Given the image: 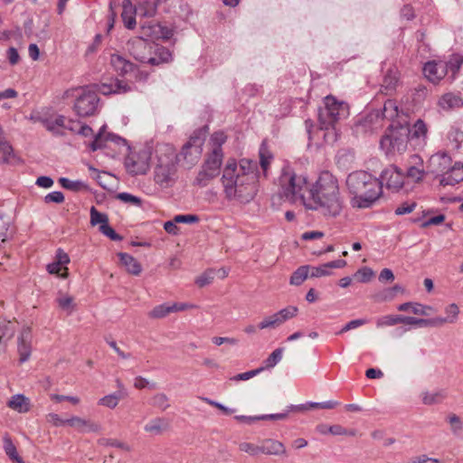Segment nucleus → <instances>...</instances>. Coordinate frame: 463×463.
<instances>
[{
	"instance_id": "nucleus-48",
	"label": "nucleus",
	"mask_w": 463,
	"mask_h": 463,
	"mask_svg": "<svg viewBox=\"0 0 463 463\" xmlns=\"http://www.w3.org/2000/svg\"><path fill=\"white\" fill-rule=\"evenodd\" d=\"M3 441H4L5 452L6 453V455L9 457V458L11 460L14 461V460L17 459L18 458H20V456L17 453L14 444L13 443L11 438L7 434L4 436Z\"/></svg>"
},
{
	"instance_id": "nucleus-44",
	"label": "nucleus",
	"mask_w": 463,
	"mask_h": 463,
	"mask_svg": "<svg viewBox=\"0 0 463 463\" xmlns=\"http://www.w3.org/2000/svg\"><path fill=\"white\" fill-rule=\"evenodd\" d=\"M320 131L323 133V138L326 144H334L338 138L336 125L320 126Z\"/></svg>"
},
{
	"instance_id": "nucleus-30",
	"label": "nucleus",
	"mask_w": 463,
	"mask_h": 463,
	"mask_svg": "<svg viewBox=\"0 0 463 463\" xmlns=\"http://www.w3.org/2000/svg\"><path fill=\"white\" fill-rule=\"evenodd\" d=\"M398 81V71L396 70H389L383 78L381 91L385 95H391L396 90Z\"/></svg>"
},
{
	"instance_id": "nucleus-14",
	"label": "nucleus",
	"mask_w": 463,
	"mask_h": 463,
	"mask_svg": "<svg viewBox=\"0 0 463 463\" xmlns=\"http://www.w3.org/2000/svg\"><path fill=\"white\" fill-rule=\"evenodd\" d=\"M425 77L433 83H438L448 73V64L443 61H431L425 63L423 67Z\"/></svg>"
},
{
	"instance_id": "nucleus-27",
	"label": "nucleus",
	"mask_w": 463,
	"mask_h": 463,
	"mask_svg": "<svg viewBox=\"0 0 463 463\" xmlns=\"http://www.w3.org/2000/svg\"><path fill=\"white\" fill-rule=\"evenodd\" d=\"M345 262H326L320 266L314 267L309 265L310 278H319L331 274V269H341L345 267Z\"/></svg>"
},
{
	"instance_id": "nucleus-17",
	"label": "nucleus",
	"mask_w": 463,
	"mask_h": 463,
	"mask_svg": "<svg viewBox=\"0 0 463 463\" xmlns=\"http://www.w3.org/2000/svg\"><path fill=\"white\" fill-rule=\"evenodd\" d=\"M32 332L29 327L23 328L18 336L17 351L19 354V362H26L31 355Z\"/></svg>"
},
{
	"instance_id": "nucleus-23",
	"label": "nucleus",
	"mask_w": 463,
	"mask_h": 463,
	"mask_svg": "<svg viewBox=\"0 0 463 463\" xmlns=\"http://www.w3.org/2000/svg\"><path fill=\"white\" fill-rule=\"evenodd\" d=\"M170 428L169 420L164 417H156L150 420L145 426L146 432L151 435H161Z\"/></svg>"
},
{
	"instance_id": "nucleus-4",
	"label": "nucleus",
	"mask_w": 463,
	"mask_h": 463,
	"mask_svg": "<svg viewBox=\"0 0 463 463\" xmlns=\"http://www.w3.org/2000/svg\"><path fill=\"white\" fill-rule=\"evenodd\" d=\"M307 184L306 176L297 175L290 165H284L279 177V195L290 203L300 201L305 206L307 196L303 192L307 190Z\"/></svg>"
},
{
	"instance_id": "nucleus-13",
	"label": "nucleus",
	"mask_w": 463,
	"mask_h": 463,
	"mask_svg": "<svg viewBox=\"0 0 463 463\" xmlns=\"http://www.w3.org/2000/svg\"><path fill=\"white\" fill-rule=\"evenodd\" d=\"M451 158L446 154H436L430 156L428 164V172L443 177L450 169Z\"/></svg>"
},
{
	"instance_id": "nucleus-59",
	"label": "nucleus",
	"mask_w": 463,
	"mask_h": 463,
	"mask_svg": "<svg viewBox=\"0 0 463 463\" xmlns=\"http://www.w3.org/2000/svg\"><path fill=\"white\" fill-rule=\"evenodd\" d=\"M116 198L123 203H131L137 206H140L142 203L141 198L128 193H119L117 194Z\"/></svg>"
},
{
	"instance_id": "nucleus-40",
	"label": "nucleus",
	"mask_w": 463,
	"mask_h": 463,
	"mask_svg": "<svg viewBox=\"0 0 463 463\" xmlns=\"http://www.w3.org/2000/svg\"><path fill=\"white\" fill-rule=\"evenodd\" d=\"M309 265L299 267L291 276L290 284L295 286L301 285L308 277H310Z\"/></svg>"
},
{
	"instance_id": "nucleus-46",
	"label": "nucleus",
	"mask_w": 463,
	"mask_h": 463,
	"mask_svg": "<svg viewBox=\"0 0 463 463\" xmlns=\"http://www.w3.org/2000/svg\"><path fill=\"white\" fill-rule=\"evenodd\" d=\"M66 262H50L46 269L50 274L56 275L59 278H66L68 268L64 266Z\"/></svg>"
},
{
	"instance_id": "nucleus-20",
	"label": "nucleus",
	"mask_w": 463,
	"mask_h": 463,
	"mask_svg": "<svg viewBox=\"0 0 463 463\" xmlns=\"http://www.w3.org/2000/svg\"><path fill=\"white\" fill-rule=\"evenodd\" d=\"M261 454L268 456H287L285 445L273 439H263L260 443Z\"/></svg>"
},
{
	"instance_id": "nucleus-35",
	"label": "nucleus",
	"mask_w": 463,
	"mask_h": 463,
	"mask_svg": "<svg viewBox=\"0 0 463 463\" xmlns=\"http://www.w3.org/2000/svg\"><path fill=\"white\" fill-rule=\"evenodd\" d=\"M8 406L20 413H24L29 411L30 402L29 400L24 395L16 394L13 396L8 402Z\"/></svg>"
},
{
	"instance_id": "nucleus-49",
	"label": "nucleus",
	"mask_w": 463,
	"mask_h": 463,
	"mask_svg": "<svg viewBox=\"0 0 463 463\" xmlns=\"http://www.w3.org/2000/svg\"><path fill=\"white\" fill-rule=\"evenodd\" d=\"M446 317L445 319L449 324H455L458 319L459 307L457 304L451 303L448 305L445 309Z\"/></svg>"
},
{
	"instance_id": "nucleus-16",
	"label": "nucleus",
	"mask_w": 463,
	"mask_h": 463,
	"mask_svg": "<svg viewBox=\"0 0 463 463\" xmlns=\"http://www.w3.org/2000/svg\"><path fill=\"white\" fill-rule=\"evenodd\" d=\"M230 269L227 267L210 268L195 279V284L203 288L213 282L215 279H223L228 276Z\"/></svg>"
},
{
	"instance_id": "nucleus-61",
	"label": "nucleus",
	"mask_w": 463,
	"mask_h": 463,
	"mask_svg": "<svg viewBox=\"0 0 463 463\" xmlns=\"http://www.w3.org/2000/svg\"><path fill=\"white\" fill-rule=\"evenodd\" d=\"M99 232L102 234H104L105 236L109 237L112 241H121L122 240V237L119 234H118L114 231V229L109 225V223L108 224L99 225Z\"/></svg>"
},
{
	"instance_id": "nucleus-42",
	"label": "nucleus",
	"mask_w": 463,
	"mask_h": 463,
	"mask_svg": "<svg viewBox=\"0 0 463 463\" xmlns=\"http://www.w3.org/2000/svg\"><path fill=\"white\" fill-rule=\"evenodd\" d=\"M339 405L338 402L327 401L323 402H308L307 405L291 406L292 410H306L310 408L331 410Z\"/></svg>"
},
{
	"instance_id": "nucleus-37",
	"label": "nucleus",
	"mask_w": 463,
	"mask_h": 463,
	"mask_svg": "<svg viewBox=\"0 0 463 463\" xmlns=\"http://www.w3.org/2000/svg\"><path fill=\"white\" fill-rule=\"evenodd\" d=\"M149 404L161 411H166L171 406L169 397L164 392L154 394L149 401Z\"/></svg>"
},
{
	"instance_id": "nucleus-2",
	"label": "nucleus",
	"mask_w": 463,
	"mask_h": 463,
	"mask_svg": "<svg viewBox=\"0 0 463 463\" xmlns=\"http://www.w3.org/2000/svg\"><path fill=\"white\" fill-rule=\"evenodd\" d=\"M306 209L317 211L326 217L340 215L344 207L337 178L329 171L319 174L317 181L307 190Z\"/></svg>"
},
{
	"instance_id": "nucleus-53",
	"label": "nucleus",
	"mask_w": 463,
	"mask_h": 463,
	"mask_svg": "<svg viewBox=\"0 0 463 463\" xmlns=\"http://www.w3.org/2000/svg\"><path fill=\"white\" fill-rule=\"evenodd\" d=\"M427 134V127L425 123L419 119L411 128L410 138L425 137Z\"/></svg>"
},
{
	"instance_id": "nucleus-58",
	"label": "nucleus",
	"mask_w": 463,
	"mask_h": 463,
	"mask_svg": "<svg viewBox=\"0 0 463 463\" xmlns=\"http://www.w3.org/2000/svg\"><path fill=\"white\" fill-rule=\"evenodd\" d=\"M99 444L101 445V446H111V447H116V448H119L121 449H124L126 451H129L131 449L130 447L124 443V442H121L118 439H105V438H102V439H99L98 440Z\"/></svg>"
},
{
	"instance_id": "nucleus-1",
	"label": "nucleus",
	"mask_w": 463,
	"mask_h": 463,
	"mask_svg": "<svg viewBox=\"0 0 463 463\" xmlns=\"http://www.w3.org/2000/svg\"><path fill=\"white\" fill-rule=\"evenodd\" d=\"M258 163L242 158L239 164L234 159L228 160L222 177L223 192L229 201L248 203L257 194Z\"/></svg>"
},
{
	"instance_id": "nucleus-19",
	"label": "nucleus",
	"mask_w": 463,
	"mask_h": 463,
	"mask_svg": "<svg viewBox=\"0 0 463 463\" xmlns=\"http://www.w3.org/2000/svg\"><path fill=\"white\" fill-rule=\"evenodd\" d=\"M448 397L447 389L440 388L431 391H423L420 394L422 404L432 406L442 403Z\"/></svg>"
},
{
	"instance_id": "nucleus-6",
	"label": "nucleus",
	"mask_w": 463,
	"mask_h": 463,
	"mask_svg": "<svg viewBox=\"0 0 463 463\" xmlns=\"http://www.w3.org/2000/svg\"><path fill=\"white\" fill-rule=\"evenodd\" d=\"M324 108L318 110V121L320 126H332L347 118L349 106L344 101H338L332 96H327L324 100Z\"/></svg>"
},
{
	"instance_id": "nucleus-55",
	"label": "nucleus",
	"mask_w": 463,
	"mask_h": 463,
	"mask_svg": "<svg viewBox=\"0 0 463 463\" xmlns=\"http://www.w3.org/2000/svg\"><path fill=\"white\" fill-rule=\"evenodd\" d=\"M109 218L108 215L102 213H99L94 206L90 208V223L95 226L97 224H108Z\"/></svg>"
},
{
	"instance_id": "nucleus-3",
	"label": "nucleus",
	"mask_w": 463,
	"mask_h": 463,
	"mask_svg": "<svg viewBox=\"0 0 463 463\" xmlns=\"http://www.w3.org/2000/svg\"><path fill=\"white\" fill-rule=\"evenodd\" d=\"M346 188L354 208L372 207L382 196V183L365 171H354L346 177Z\"/></svg>"
},
{
	"instance_id": "nucleus-31",
	"label": "nucleus",
	"mask_w": 463,
	"mask_h": 463,
	"mask_svg": "<svg viewBox=\"0 0 463 463\" xmlns=\"http://www.w3.org/2000/svg\"><path fill=\"white\" fill-rule=\"evenodd\" d=\"M18 162L12 146L5 140H0V164L15 165Z\"/></svg>"
},
{
	"instance_id": "nucleus-18",
	"label": "nucleus",
	"mask_w": 463,
	"mask_h": 463,
	"mask_svg": "<svg viewBox=\"0 0 463 463\" xmlns=\"http://www.w3.org/2000/svg\"><path fill=\"white\" fill-rule=\"evenodd\" d=\"M110 64L114 68V70L118 72L120 75H126L130 72H134L135 71L140 74V79L146 80L147 78V74L141 73L136 67L135 64L126 60L124 57L118 54H112L110 57Z\"/></svg>"
},
{
	"instance_id": "nucleus-12",
	"label": "nucleus",
	"mask_w": 463,
	"mask_h": 463,
	"mask_svg": "<svg viewBox=\"0 0 463 463\" xmlns=\"http://www.w3.org/2000/svg\"><path fill=\"white\" fill-rule=\"evenodd\" d=\"M404 179V175L396 166L390 165L382 172L379 181L382 187L385 184L388 189L398 191L402 187Z\"/></svg>"
},
{
	"instance_id": "nucleus-32",
	"label": "nucleus",
	"mask_w": 463,
	"mask_h": 463,
	"mask_svg": "<svg viewBox=\"0 0 463 463\" xmlns=\"http://www.w3.org/2000/svg\"><path fill=\"white\" fill-rule=\"evenodd\" d=\"M439 106L444 110L461 108L463 99L459 95L446 93L439 99Z\"/></svg>"
},
{
	"instance_id": "nucleus-36",
	"label": "nucleus",
	"mask_w": 463,
	"mask_h": 463,
	"mask_svg": "<svg viewBox=\"0 0 463 463\" xmlns=\"http://www.w3.org/2000/svg\"><path fill=\"white\" fill-rule=\"evenodd\" d=\"M220 174L213 172V170H209L205 166L202 165V168L195 177L194 184L200 187H204L209 184L211 180L217 177Z\"/></svg>"
},
{
	"instance_id": "nucleus-41",
	"label": "nucleus",
	"mask_w": 463,
	"mask_h": 463,
	"mask_svg": "<svg viewBox=\"0 0 463 463\" xmlns=\"http://www.w3.org/2000/svg\"><path fill=\"white\" fill-rule=\"evenodd\" d=\"M399 116L398 105L395 100L388 99L383 105L382 118L393 121Z\"/></svg>"
},
{
	"instance_id": "nucleus-21",
	"label": "nucleus",
	"mask_w": 463,
	"mask_h": 463,
	"mask_svg": "<svg viewBox=\"0 0 463 463\" xmlns=\"http://www.w3.org/2000/svg\"><path fill=\"white\" fill-rule=\"evenodd\" d=\"M381 127L380 113L374 111L370 113L363 120L359 121L355 126L356 132H374Z\"/></svg>"
},
{
	"instance_id": "nucleus-8",
	"label": "nucleus",
	"mask_w": 463,
	"mask_h": 463,
	"mask_svg": "<svg viewBox=\"0 0 463 463\" xmlns=\"http://www.w3.org/2000/svg\"><path fill=\"white\" fill-rule=\"evenodd\" d=\"M99 98L95 91L82 89L74 103V110L79 117H90L98 110Z\"/></svg>"
},
{
	"instance_id": "nucleus-39",
	"label": "nucleus",
	"mask_w": 463,
	"mask_h": 463,
	"mask_svg": "<svg viewBox=\"0 0 463 463\" xmlns=\"http://www.w3.org/2000/svg\"><path fill=\"white\" fill-rule=\"evenodd\" d=\"M147 43L142 40H138L135 46H134V50H133V54H134V57L136 58V60L141 61V62H146V63H149L151 65H157L159 64L160 61L156 58V57H146L144 55H140L139 53L137 52V50H141V49H146L147 47Z\"/></svg>"
},
{
	"instance_id": "nucleus-43",
	"label": "nucleus",
	"mask_w": 463,
	"mask_h": 463,
	"mask_svg": "<svg viewBox=\"0 0 463 463\" xmlns=\"http://www.w3.org/2000/svg\"><path fill=\"white\" fill-rule=\"evenodd\" d=\"M56 301L59 307L68 314L73 311L75 305L71 296L59 292Z\"/></svg>"
},
{
	"instance_id": "nucleus-34",
	"label": "nucleus",
	"mask_w": 463,
	"mask_h": 463,
	"mask_svg": "<svg viewBox=\"0 0 463 463\" xmlns=\"http://www.w3.org/2000/svg\"><path fill=\"white\" fill-rule=\"evenodd\" d=\"M223 153H219L216 151H212L206 157L203 166L208 168L209 170H213L220 174L221 165L222 164Z\"/></svg>"
},
{
	"instance_id": "nucleus-24",
	"label": "nucleus",
	"mask_w": 463,
	"mask_h": 463,
	"mask_svg": "<svg viewBox=\"0 0 463 463\" xmlns=\"http://www.w3.org/2000/svg\"><path fill=\"white\" fill-rule=\"evenodd\" d=\"M411 162L414 165L408 167L404 177L417 183L423 179L426 171L422 166L423 162L419 156L414 155L411 157Z\"/></svg>"
},
{
	"instance_id": "nucleus-29",
	"label": "nucleus",
	"mask_w": 463,
	"mask_h": 463,
	"mask_svg": "<svg viewBox=\"0 0 463 463\" xmlns=\"http://www.w3.org/2000/svg\"><path fill=\"white\" fill-rule=\"evenodd\" d=\"M66 118L62 115H59L54 118H43L41 122L44 128L56 136L62 135L61 128L66 127Z\"/></svg>"
},
{
	"instance_id": "nucleus-9",
	"label": "nucleus",
	"mask_w": 463,
	"mask_h": 463,
	"mask_svg": "<svg viewBox=\"0 0 463 463\" xmlns=\"http://www.w3.org/2000/svg\"><path fill=\"white\" fill-rule=\"evenodd\" d=\"M175 177L176 164L174 158H167L165 160L160 158L155 168V182L160 186L166 188L173 185L175 181Z\"/></svg>"
},
{
	"instance_id": "nucleus-22",
	"label": "nucleus",
	"mask_w": 463,
	"mask_h": 463,
	"mask_svg": "<svg viewBox=\"0 0 463 463\" xmlns=\"http://www.w3.org/2000/svg\"><path fill=\"white\" fill-rule=\"evenodd\" d=\"M463 180V164L450 165V169L439 179L441 185H455Z\"/></svg>"
},
{
	"instance_id": "nucleus-54",
	"label": "nucleus",
	"mask_w": 463,
	"mask_h": 463,
	"mask_svg": "<svg viewBox=\"0 0 463 463\" xmlns=\"http://www.w3.org/2000/svg\"><path fill=\"white\" fill-rule=\"evenodd\" d=\"M445 62L448 64V71H450L452 72V78L454 79L456 73L463 64V56L459 54H454L450 57L449 61Z\"/></svg>"
},
{
	"instance_id": "nucleus-7",
	"label": "nucleus",
	"mask_w": 463,
	"mask_h": 463,
	"mask_svg": "<svg viewBox=\"0 0 463 463\" xmlns=\"http://www.w3.org/2000/svg\"><path fill=\"white\" fill-rule=\"evenodd\" d=\"M205 137L206 130L204 128L195 130L183 146L180 154L177 156L178 160L184 161L188 167L194 165L202 155Z\"/></svg>"
},
{
	"instance_id": "nucleus-26",
	"label": "nucleus",
	"mask_w": 463,
	"mask_h": 463,
	"mask_svg": "<svg viewBox=\"0 0 463 463\" xmlns=\"http://www.w3.org/2000/svg\"><path fill=\"white\" fill-rule=\"evenodd\" d=\"M402 312L411 311L414 315L430 316L436 312L431 306H425L417 302H405L397 307Z\"/></svg>"
},
{
	"instance_id": "nucleus-50",
	"label": "nucleus",
	"mask_w": 463,
	"mask_h": 463,
	"mask_svg": "<svg viewBox=\"0 0 463 463\" xmlns=\"http://www.w3.org/2000/svg\"><path fill=\"white\" fill-rule=\"evenodd\" d=\"M226 135L222 131L213 133L211 137L212 151L222 153V146L226 142Z\"/></svg>"
},
{
	"instance_id": "nucleus-62",
	"label": "nucleus",
	"mask_w": 463,
	"mask_h": 463,
	"mask_svg": "<svg viewBox=\"0 0 463 463\" xmlns=\"http://www.w3.org/2000/svg\"><path fill=\"white\" fill-rule=\"evenodd\" d=\"M416 203L414 202H405L401 205L397 206L394 210L396 215H402L406 213H411L416 208Z\"/></svg>"
},
{
	"instance_id": "nucleus-38",
	"label": "nucleus",
	"mask_w": 463,
	"mask_h": 463,
	"mask_svg": "<svg viewBox=\"0 0 463 463\" xmlns=\"http://www.w3.org/2000/svg\"><path fill=\"white\" fill-rule=\"evenodd\" d=\"M15 332L14 324L11 321H3L0 323V345H5L14 336Z\"/></svg>"
},
{
	"instance_id": "nucleus-60",
	"label": "nucleus",
	"mask_w": 463,
	"mask_h": 463,
	"mask_svg": "<svg viewBox=\"0 0 463 463\" xmlns=\"http://www.w3.org/2000/svg\"><path fill=\"white\" fill-rule=\"evenodd\" d=\"M239 449L250 456H257L261 453L260 445H255L250 442H241L239 445Z\"/></svg>"
},
{
	"instance_id": "nucleus-33",
	"label": "nucleus",
	"mask_w": 463,
	"mask_h": 463,
	"mask_svg": "<svg viewBox=\"0 0 463 463\" xmlns=\"http://www.w3.org/2000/svg\"><path fill=\"white\" fill-rule=\"evenodd\" d=\"M127 391L118 390L116 392L106 395L99 400V405L114 409L118 404L119 400L127 397Z\"/></svg>"
},
{
	"instance_id": "nucleus-51",
	"label": "nucleus",
	"mask_w": 463,
	"mask_h": 463,
	"mask_svg": "<svg viewBox=\"0 0 463 463\" xmlns=\"http://www.w3.org/2000/svg\"><path fill=\"white\" fill-rule=\"evenodd\" d=\"M272 158V154L269 151L265 143H262L260 148V164L264 172L267 171Z\"/></svg>"
},
{
	"instance_id": "nucleus-28",
	"label": "nucleus",
	"mask_w": 463,
	"mask_h": 463,
	"mask_svg": "<svg viewBox=\"0 0 463 463\" xmlns=\"http://www.w3.org/2000/svg\"><path fill=\"white\" fill-rule=\"evenodd\" d=\"M135 7L130 0L122 1L121 18L128 29H133L136 25Z\"/></svg>"
},
{
	"instance_id": "nucleus-52",
	"label": "nucleus",
	"mask_w": 463,
	"mask_h": 463,
	"mask_svg": "<svg viewBox=\"0 0 463 463\" xmlns=\"http://www.w3.org/2000/svg\"><path fill=\"white\" fill-rule=\"evenodd\" d=\"M374 277V272L368 267L359 269L354 274V278L361 282L367 283Z\"/></svg>"
},
{
	"instance_id": "nucleus-10",
	"label": "nucleus",
	"mask_w": 463,
	"mask_h": 463,
	"mask_svg": "<svg viewBox=\"0 0 463 463\" xmlns=\"http://www.w3.org/2000/svg\"><path fill=\"white\" fill-rule=\"evenodd\" d=\"M298 313V308L296 306H288L279 311L265 317L258 325L261 330L276 328L283 325L288 320L295 317Z\"/></svg>"
},
{
	"instance_id": "nucleus-11",
	"label": "nucleus",
	"mask_w": 463,
	"mask_h": 463,
	"mask_svg": "<svg viewBox=\"0 0 463 463\" xmlns=\"http://www.w3.org/2000/svg\"><path fill=\"white\" fill-rule=\"evenodd\" d=\"M149 153L143 149L131 152L125 159L127 171L132 175H144L149 168Z\"/></svg>"
},
{
	"instance_id": "nucleus-25",
	"label": "nucleus",
	"mask_w": 463,
	"mask_h": 463,
	"mask_svg": "<svg viewBox=\"0 0 463 463\" xmlns=\"http://www.w3.org/2000/svg\"><path fill=\"white\" fill-rule=\"evenodd\" d=\"M66 422L67 425L73 427L82 432H99L100 430V426L99 424L77 416H73L66 420Z\"/></svg>"
},
{
	"instance_id": "nucleus-64",
	"label": "nucleus",
	"mask_w": 463,
	"mask_h": 463,
	"mask_svg": "<svg viewBox=\"0 0 463 463\" xmlns=\"http://www.w3.org/2000/svg\"><path fill=\"white\" fill-rule=\"evenodd\" d=\"M411 463H440L438 458H429L427 455H420L412 457L410 459Z\"/></svg>"
},
{
	"instance_id": "nucleus-5",
	"label": "nucleus",
	"mask_w": 463,
	"mask_h": 463,
	"mask_svg": "<svg viewBox=\"0 0 463 463\" xmlns=\"http://www.w3.org/2000/svg\"><path fill=\"white\" fill-rule=\"evenodd\" d=\"M411 128L407 123L398 122L395 125L392 122L388 128V133L381 139V147L386 150V153H402L407 148Z\"/></svg>"
},
{
	"instance_id": "nucleus-63",
	"label": "nucleus",
	"mask_w": 463,
	"mask_h": 463,
	"mask_svg": "<svg viewBox=\"0 0 463 463\" xmlns=\"http://www.w3.org/2000/svg\"><path fill=\"white\" fill-rule=\"evenodd\" d=\"M448 420L451 426V430L454 434H458L462 430V422L458 416L451 414L449 416Z\"/></svg>"
},
{
	"instance_id": "nucleus-15",
	"label": "nucleus",
	"mask_w": 463,
	"mask_h": 463,
	"mask_svg": "<svg viewBox=\"0 0 463 463\" xmlns=\"http://www.w3.org/2000/svg\"><path fill=\"white\" fill-rule=\"evenodd\" d=\"M134 90V86L118 79H110L109 82H101L98 90L103 95L125 94Z\"/></svg>"
},
{
	"instance_id": "nucleus-47",
	"label": "nucleus",
	"mask_w": 463,
	"mask_h": 463,
	"mask_svg": "<svg viewBox=\"0 0 463 463\" xmlns=\"http://www.w3.org/2000/svg\"><path fill=\"white\" fill-rule=\"evenodd\" d=\"M284 349L279 347L275 349L269 357L264 361V369H271L273 368L280 360L282 359Z\"/></svg>"
},
{
	"instance_id": "nucleus-56",
	"label": "nucleus",
	"mask_w": 463,
	"mask_h": 463,
	"mask_svg": "<svg viewBox=\"0 0 463 463\" xmlns=\"http://www.w3.org/2000/svg\"><path fill=\"white\" fill-rule=\"evenodd\" d=\"M119 265L120 269L131 275L138 276L142 271L140 262H119Z\"/></svg>"
},
{
	"instance_id": "nucleus-45",
	"label": "nucleus",
	"mask_w": 463,
	"mask_h": 463,
	"mask_svg": "<svg viewBox=\"0 0 463 463\" xmlns=\"http://www.w3.org/2000/svg\"><path fill=\"white\" fill-rule=\"evenodd\" d=\"M170 313H174L172 309V304H162L155 307L149 313L148 317L151 318H164L168 316Z\"/></svg>"
},
{
	"instance_id": "nucleus-57",
	"label": "nucleus",
	"mask_w": 463,
	"mask_h": 463,
	"mask_svg": "<svg viewBox=\"0 0 463 463\" xmlns=\"http://www.w3.org/2000/svg\"><path fill=\"white\" fill-rule=\"evenodd\" d=\"M59 183L61 184V185L63 188L71 190V191H74V192L80 190L84 186L82 182L72 181L66 177H61L59 179Z\"/></svg>"
}]
</instances>
